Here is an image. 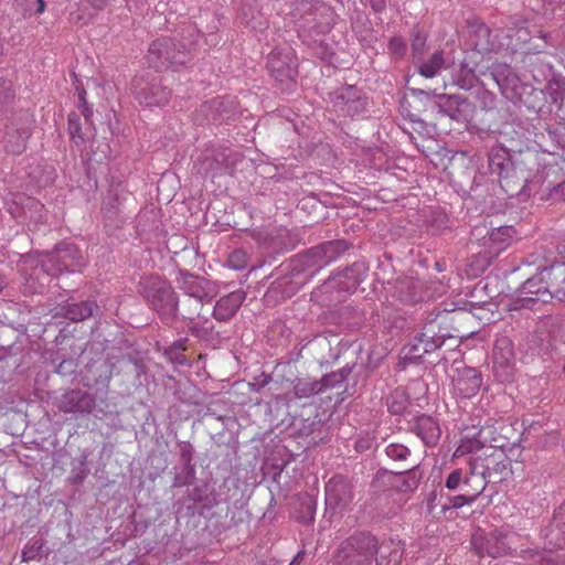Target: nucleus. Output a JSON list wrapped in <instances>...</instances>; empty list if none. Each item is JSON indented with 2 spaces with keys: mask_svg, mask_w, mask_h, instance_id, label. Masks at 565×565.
<instances>
[{
  "mask_svg": "<svg viewBox=\"0 0 565 565\" xmlns=\"http://www.w3.org/2000/svg\"><path fill=\"white\" fill-rule=\"evenodd\" d=\"M98 307L96 302L86 300L81 302H72L65 306V317L72 321H82L93 316Z\"/></svg>",
  "mask_w": 565,
  "mask_h": 565,
  "instance_id": "72a5a7b5",
  "label": "nucleus"
},
{
  "mask_svg": "<svg viewBox=\"0 0 565 565\" xmlns=\"http://www.w3.org/2000/svg\"><path fill=\"white\" fill-rule=\"evenodd\" d=\"M193 43L179 40L177 36H162L154 40L147 53V63L157 71L178 68L191 60Z\"/></svg>",
  "mask_w": 565,
  "mask_h": 565,
  "instance_id": "20e7f679",
  "label": "nucleus"
},
{
  "mask_svg": "<svg viewBox=\"0 0 565 565\" xmlns=\"http://www.w3.org/2000/svg\"><path fill=\"white\" fill-rule=\"evenodd\" d=\"M182 319L188 320L186 328L195 338L203 341H209L214 338V327L207 319L203 322L195 321V316Z\"/></svg>",
  "mask_w": 565,
  "mask_h": 565,
  "instance_id": "ea45409f",
  "label": "nucleus"
},
{
  "mask_svg": "<svg viewBox=\"0 0 565 565\" xmlns=\"http://www.w3.org/2000/svg\"><path fill=\"white\" fill-rule=\"evenodd\" d=\"M344 550L354 552L372 563L377 551V539L369 532H358L341 543Z\"/></svg>",
  "mask_w": 565,
  "mask_h": 565,
  "instance_id": "4be33fe9",
  "label": "nucleus"
},
{
  "mask_svg": "<svg viewBox=\"0 0 565 565\" xmlns=\"http://www.w3.org/2000/svg\"><path fill=\"white\" fill-rule=\"evenodd\" d=\"M14 2L24 15L41 14L45 10L44 0H14Z\"/></svg>",
  "mask_w": 565,
  "mask_h": 565,
  "instance_id": "603ef678",
  "label": "nucleus"
},
{
  "mask_svg": "<svg viewBox=\"0 0 565 565\" xmlns=\"http://www.w3.org/2000/svg\"><path fill=\"white\" fill-rule=\"evenodd\" d=\"M451 320V312L447 310L428 312L424 319L422 335L428 339L439 338L444 344L447 338L452 337L448 328Z\"/></svg>",
  "mask_w": 565,
  "mask_h": 565,
  "instance_id": "aec40b11",
  "label": "nucleus"
},
{
  "mask_svg": "<svg viewBox=\"0 0 565 565\" xmlns=\"http://www.w3.org/2000/svg\"><path fill=\"white\" fill-rule=\"evenodd\" d=\"M111 364L104 362L99 365L88 364L85 374V381L87 386L92 385H107L111 379Z\"/></svg>",
  "mask_w": 565,
  "mask_h": 565,
  "instance_id": "473e14b6",
  "label": "nucleus"
},
{
  "mask_svg": "<svg viewBox=\"0 0 565 565\" xmlns=\"http://www.w3.org/2000/svg\"><path fill=\"white\" fill-rule=\"evenodd\" d=\"M408 398L403 392H394L387 398V409L392 415H402L408 407Z\"/></svg>",
  "mask_w": 565,
  "mask_h": 565,
  "instance_id": "c03bdc74",
  "label": "nucleus"
},
{
  "mask_svg": "<svg viewBox=\"0 0 565 565\" xmlns=\"http://www.w3.org/2000/svg\"><path fill=\"white\" fill-rule=\"evenodd\" d=\"M404 553L401 541L394 539L377 541L375 565H398Z\"/></svg>",
  "mask_w": 565,
  "mask_h": 565,
  "instance_id": "cd10ccee",
  "label": "nucleus"
},
{
  "mask_svg": "<svg viewBox=\"0 0 565 565\" xmlns=\"http://www.w3.org/2000/svg\"><path fill=\"white\" fill-rule=\"evenodd\" d=\"M188 499L194 503H199L202 508L210 509L215 504V500L209 493V487L198 486L188 491Z\"/></svg>",
  "mask_w": 565,
  "mask_h": 565,
  "instance_id": "79ce46f5",
  "label": "nucleus"
},
{
  "mask_svg": "<svg viewBox=\"0 0 565 565\" xmlns=\"http://www.w3.org/2000/svg\"><path fill=\"white\" fill-rule=\"evenodd\" d=\"M414 338L417 339V341H419L420 343H423V349H425L428 353H431L443 347V341L439 340V338L428 339L422 335V331Z\"/></svg>",
  "mask_w": 565,
  "mask_h": 565,
  "instance_id": "774afa93",
  "label": "nucleus"
},
{
  "mask_svg": "<svg viewBox=\"0 0 565 565\" xmlns=\"http://www.w3.org/2000/svg\"><path fill=\"white\" fill-rule=\"evenodd\" d=\"M42 266L49 275L57 276L64 271L78 270L83 266V257L75 245L62 243L47 256Z\"/></svg>",
  "mask_w": 565,
  "mask_h": 565,
  "instance_id": "1a4fd4ad",
  "label": "nucleus"
},
{
  "mask_svg": "<svg viewBox=\"0 0 565 565\" xmlns=\"http://www.w3.org/2000/svg\"><path fill=\"white\" fill-rule=\"evenodd\" d=\"M491 78L497 83L502 94L513 89L516 83V75L513 70L505 63H493L489 68Z\"/></svg>",
  "mask_w": 565,
  "mask_h": 565,
  "instance_id": "c756f323",
  "label": "nucleus"
},
{
  "mask_svg": "<svg viewBox=\"0 0 565 565\" xmlns=\"http://www.w3.org/2000/svg\"><path fill=\"white\" fill-rule=\"evenodd\" d=\"M89 470L86 466V457L81 458L73 463L71 479L73 483H81L87 477Z\"/></svg>",
  "mask_w": 565,
  "mask_h": 565,
  "instance_id": "13d9d810",
  "label": "nucleus"
},
{
  "mask_svg": "<svg viewBox=\"0 0 565 565\" xmlns=\"http://www.w3.org/2000/svg\"><path fill=\"white\" fill-rule=\"evenodd\" d=\"M267 67L270 75L276 81L284 84L287 89L292 88L298 72L288 53H270L267 61Z\"/></svg>",
  "mask_w": 565,
  "mask_h": 565,
  "instance_id": "6ab92c4d",
  "label": "nucleus"
},
{
  "mask_svg": "<svg viewBox=\"0 0 565 565\" xmlns=\"http://www.w3.org/2000/svg\"><path fill=\"white\" fill-rule=\"evenodd\" d=\"M33 119L28 111L20 110L6 118L3 142L7 152L20 154L31 137Z\"/></svg>",
  "mask_w": 565,
  "mask_h": 565,
  "instance_id": "0eeeda50",
  "label": "nucleus"
},
{
  "mask_svg": "<svg viewBox=\"0 0 565 565\" xmlns=\"http://www.w3.org/2000/svg\"><path fill=\"white\" fill-rule=\"evenodd\" d=\"M76 370L77 362L73 358L62 360L55 369L56 373H58L62 376L72 375L76 372Z\"/></svg>",
  "mask_w": 565,
  "mask_h": 565,
  "instance_id": "0e129e2a",
  "label": "nucleus"
},
{
  "mask_svg": "<svg viewBox=\"0 0 565 565\" xmlns=\"http://www.w3.org/2000/svg\"><path fill=\"white\" fill-rule=\"evenodd\" d=\"M227 265L235 270L245 269L248 265V255L244 249L233 250L227 258Z\"/></svg>",
  "mask_w": 565,
  "mask_h": 565,
  "instance_id": "864d4df0",
  "label": "nucleus"
},
{
  "mask_svg": "<svg viewBox=\"0 0 565 565\" xmlns=\"http://www.w3.org/2000/svg\"><path fill=\"white\" fill-rule=\"evenodd\" d=\"M521 536L508 525L494 529L489 534L477 532L472 536V545L480 556L492 558L503 557L516 551Z\"/></svg>",
  "mask_w": 565,
  "mask_h": 565,
  "instance_id": "39448f33",
  "label": "nucleus"
},
{
  "mask_svg": "<svg viewBox=\"0 0 565 565\" xmlns=\"http://www.w3.org/2000/svg\"><path fill=\"white\" fill-rule=\"evenodd\" d=\"M461 76L456 81V84L462 89H470L473 85L476 76L470 68L461 67Z\"/></svg>",
  "mask_w": 565,
  "mask_h": 565,
  "instance_id": "338daca9",
  "label": "nucleus"
},
{
  "mask_svg": "<svg viewBox=\"0 0 565 565\" xmlns=\"http://www.w3.org/2000/svg\"><path fill=\"white\" fill-rule=\"evenodd\" d=\"M544 286L543 280H541V274L537 273L532 277L527 278L514 292L512 297L509 308L510 310H521V309H532L536 310L541 305H545L541 300H536L539 296H536V290L542 289Z\"/></svg>",
  "mask_w": 565,
  "mask_h": 565,
  "instance_id": "2eb2a0df",
  "label": "nucleus"
},
{
  "mask_svg": "<svg viewBox=\"0 0 565 565\" xmlns=\"http://www.w3.org/2000/svg\"><path fill=\"white\" fill-rule=\"evenodd\" d=\"M194 478H195V469L184 467L183 471L181 473L175 475L172 484L175 488L185 487V486L191 484L193 482Z\"/></svg>",
  "mask_w": 565,
  "mask_h": 565,
  "instance_id": "052dcab7",
  "label": "nucleus"
},
{
  "mask_svg": "<svg viewBox=\"0 0 565 565\" xmlns=\"http://www.w3.org/2000/svg\"><path fill=\"white\" fill-rule=\"evenodd\" d=\"M482 384L481 374L473 367H466L454 380L455 392L462 398L475 396Z\"/></svg>",
  "mask_w": 565,
  "mask_h": 565,
  "instance_id": "a878e982",
  "label": "nucleus"
},
{
  "mask_svg": "<svg viewBox=\"0 0 565 565\" xmlns=\"http://www.w3.org/2000/svg\"><path fill=\"white\" fill-rule=\"evenodd\" d=\"M188 338H182L172 342L164 349L163 354L172 362L177 364H185L186 359L183 352L186 350Z\"/></svg>",
  "mask_w": 565,
  "mask_h": 565,
  "instance_id": "a19ab883",
  "label": "nucleus"
},
{
  "mask_svg": "<svg viewBox=\"0 0 565 565\" xmlns=\"http://www.w3.org/2000/svg\"><path fill=\"white\" fill-rule=\"evenodd\" d=\"M321 393V384L318 380L296 379L294 382V395L296 398H309Z\"/></svg>",
  "mask_w": 565,
  "mask_h": 565,
  "instance_id": "58836bf2",
  "label": "nucleus"
},
{
  "mask_svg": "<svg viewBox=\"0 0 565 565\" xmlns=\"http://www.w3.org/2000/svg\"><path fill=\"white\" fill-rule=\"evenodd\" d=\"M43 546L44 543L42 540H33L30 543H28L22 550V561L30 562L35 559L38 556H40Z\"/></svg>",
  "mask_w": 565,
  "mask_h": 565,
  "instance_id": "6e6d98bb",
  "label": "nucleus"
},
{
  "mask_svg": "<svg viewBox=\"0 0 565 565\" xmlns=\"http://www.w3.org/2000/svg\"><path fill=\"white\" fill-rule=\"evenodd\" d=\"M467 480V471L462 468L452 470L446 478L445 486L451 491H465Z\"/></svg>",
  "mask_w": 565,
  "mask_h": 565,
  "instance_id": "49530a36",
  "label": "nucleus"
},
{
  "mask_svg": "<svg viewBox=\"0 0 565 565\" xmlns=\"http://www.w3.org/2000/svg\"><path fill=\"white\" fill-rule=\"evenodd\" d=\"M177 281L178 288L185 296L193 299V301H190L193 308H186V305H184L183 311H181V318L198 316L203 303L210 302L217 295L216 287L213 282L188 271H181Z\"/></svg>",
  "mask_w": 565,
  "mask_h": 565,
  "instance_id": "423d86ee",
  "label": "nucleus"
},
{
  "mask_svg": "<svg viewBox=\"0 0 565 565\" xmlns=\"http://www.w3.org/2000/svg\"><path fill=\"white\" fill-rule=\"evenodd\" d=\"M409 92L416 97L425 96L430 98L434 96L438 113L457 121L468 120L475 111L473 105L462 95L436 94L434 90L426 92L420 88H409Z\"/></svg>",
  "mask_w": 565,
  "mask_h": 565,
  "instance_id": "6e6552de",
  "label": "nucleus"
},
{
  "mask_svg": "<svg viewBox=\"0 0 565 565\" xmlns=\"http://www.w3.org/2000/svg\"><path fill=\"white\" fill-rule=\"evenodd\" d=\"M347 249L348 243L344 241H328L295 256L289 268L299 276L306 277L307 284L318 271L335 260Z\"/></svg>",
  "mask_w": 565,
  "mask_h": 565,
  "instance_id": "7ed1b4c3",
  "label": "nucleus"
},
{
  "mask_svg": "<svg viewBox=\"0 0 565 565\" xmlns=\"http://www.w3.org/2000/svg\"><path fill=\"white\" fill-rule=\"evenodd\" d=\"M409 430L419 437L426 447L436 446L441 435L437 419L426 414L414 417L409 422Z\"/></svg>",
  "mask_w": 565,
  "mask_h": 565,
  "instance_id": "412c9836",
  "label": "nucleus"
},
{
  "mask_svg": "<svg viewBox=\"0 0 565 565\" xmlns=\"http://www.w3.org/2000/svg\"><path fill=\"white\" fill-rule=\"evenodd\" d=\"M479 440L480 437L478 433L472 438L462 439L456 450V455L463 456L468 454H475L481 450L482 448H486V444H480Z\"/></svg>",
  "mask_w": 565,
  "mask_h": 565,
  "instance_id": "8fccbe9b",
  "label": "nucleus"
},
{
  "mask_svg": "<svg viewBox=\"0 0 565 565\" xmlns=\"http://www.w3.org/2000/svg\"><path fill=\"white\" fill-rule=\"evenodd\" d=\"M514 233L512 226L492 228L488 236L483 237V245L488 247L489 254L497 256L510 245Z\"/></svg>",
  "mask_w": 565,
  "mask_h": 565,
  "instance_id": "c85d7f7f",
  "label": "nucleus"
},
{
  "mask_svg": "<svg viewBox=\"0 0 565 565\" xmlns=\"http://www.w3.org/2000/svg\"><path fill=\"white\" fill-rule=\"evenodd\" d=\"M426 44V36L423 35L419 31L412 32V55L413 62H416L422 57L423 51Z\"/></svg>",
  "mask_w": 565,
  "mask_h": 565,
  "instance_id": "bf43d9fd",
  "label": "nucleus"
},
{
  "mask_svg": "<svg viewBox=\"0 0 565 565\" xmlns=\"http://www.w3.org/2000/svg\"><path fill=\"white\" fill-rule=\"evenodd\" d=\"M369 561H364L362 556L354 552L344 550L340 544L335 556V565H371Z\"/></svg>",
  "mask_w": 565,
  "mask_h": 565,
  "instance_id": "a18cd8bd",
  "label": "nucleus"
},
{
  "mask_svg": "<svg viewBox=\"0 0 565 565\" xmlns=\"http://www.w3.org/2000/svg\"><path fill=\"white\" fill-rule=\"evenodd\" d=\"M353 501L350 481L343 476L332 477L326 484V505L333 511L345 510Z\"/></svg>",
  "mask_w": 565,
  "mask_h": 565,
  "instance_id": "4468645a",
  "label": "nucleus"
},
{
  "mask_svg": "<svg viewBox=\"0 0 565 565\" xmlns=\"http://www.w3.org/2000/svg\"><path fill=\"white\" fill-rule=\"evenodd\" d=\"M413 63L416 65L417 72L420 76L425 78H434L445 66L444 52L436 51L427 60H423L420 57Z\"/></svg>",
  "mask_w": 565,
  "mask_h": 565,
  "instance_id": "2f4dec72",
  "label": "nucleus"
},
{
  "mask_svg": "<svg viewBox=\"0 0 565 565\" xmlns=\"http://www.w3.org/2000/svg\"><path fill=\"white\" fill-rule=\"evenodd\" d=\"M68 132L74 143L77 146L84 143L85 135L82 132L81 117L76 113L68 115Z\"/></svg>",
  "mask_w": 565,
  "mask_h": 565,
  "instance_id": "09e8293b",
  "label": "nucleus"
},
{
  "mask_svg": "<svg viewBox=\"0 0 565 565\" xmlns=\"http://www.w3.org/2000/svg\"><path fill=\"white\" fill-rule=\"evenodd\" d=\"M306 285V277L289 268V273L275 279L265 295L268 301H284L295 296Z\"/></svg>",
  "mask_w": 565,
  "mask_h": 565,
  "instance_id": "dca6fc26",
  "label": "nucleus"
},
{
  "mask_svg": "<svg viewBox=\"0 0 565 565\" xmlns=\"http://www.w3.org/2000/svg\"><path fill=\"white\" fill-rule=\"evenodd\" d=\"M489 479H484L482 477H476L467 473L466 480V489L465 491L471 494V498L476 501V499L484 491Z\"/></svg>",
  "mask_w": 565,
  "mask_h": 565,
  "instance_id": "de8ad7c7",
  "label": "nucleus"
},
{
  "mask_svg": "<svg viewBox=\"0 0 565 565\" xmlns=\"http://www.w3.org/2000/svg\"><path fill=\"white\" fill-rule=\"evenodd\" d=\"M235 114L236 103L234 98L217 96L201 104L195 113V121L216 124L231 119Z\"/></svg>",
  "mask_w": 565,
  "mask_h": 565,
  "instance_id": "f8f14e48",
  "label": "nucleus"
},
{
  "mask_svg": "<svg viewBox=\"0 0 565 565\" xmlns=\"http://www.w3.org/2000/svg\"><path fill=\"white\" fill-rule=\"evenodd\" d=\"M120 204L119 202V192L118 186L111 188L107 194V198L105 199L103 203V210L113 213L114 210L118 207Z\"/></svg>",
  "mask_w": 565,
  "mask_h": 565,
  "instance_id": "69168bd1",
  "label": "nucleus"
},
{
  "mask_svg": "<svg viewBox=\"0 0 565 565\" xmlns=\"http://www.w3.org/2000/svg\"><path fill=\"white\" fill-rule=\"evenodd\" d=\"M423 343L414 338L407 345L403 348L404 358L412 362L422 360V358L428 353L425 349H423Z\"/></svg>",
  "mask_w": 565,
  "mask_h": 565,
  "instance_id": "3c124183",
  "label": "nucleus"
},
{
  "mask_svg": "<svg viewBox=\"0 0 565 565\" xmlns=\"http://www.w3.org/2000/svg\"><path fill=\"white\" fill-rule=\"evenodd\" d=\"M136 98L146 107H162L171 97V89L162 84L161 77L154 76L141 85V79L134 81Z\"/></svg>",
  "mask_w": 565,
  "mask_h": 565,
  "instance_id": "ddd939ff",
  "label": "nucleus"
},
{
  "mask_svg": "<svg viewBox=\"0 0 565 565\" xmlns=\"http://www.w3.org/2000/svg\"><path fill=\"white\" fill-rule=\"evenodd\" d=\"M489 164L492 172H497L500 177V180L509 185V170L512 166L511 161L503 159L499 154H491L489 158Z\"/></svg>",
  "mask_w": 565,
  "mask_h": 565,
  "instance_id": "37998d69",
  "label": "nucleus"
},
{
  "mask_svg": "<svg viewBox=\"0 0 565 565\" xmlns=\"http://www.w3.org/2000/svg\"><path fill=\"white\" fill-rule=\"evenodd\" d=\"M422 477L418 468L413 467L397 476L395 488L401 492H413L418 488Z\"/></svg>",
  "mask_w": 565,
  "mask_h": 565,
  "instance_id": "e433bc0d",
  "label": "nucleus"
},
{
  "mask_svg": "<svg viewBox=\"0 0 565 565\" xmlns=\"http://www.w3.org/2000/svg\"><path fill=\"white\" fill-rule=\"evenodd\" d=\"M367 271L369 266L365 262H355L329 277L312 291L311 297L322 306L341 302L348 294L353 292L365 279Z\"/></svg>",
  "mask_w": 565,
  "mask_h": 565,
  "instance_id": "f03ea898",
  "label": "nucleus"
},
{
  "mask_svg": "<svg viewBox=\"0 0 565 565\" xmlns=\"http://www.w3.org/2000/svg\"><path fill=\"white\" fill-rule=\"evenodd\" d=\"M385 454L393 460L404 461L411 456V450L402 444L393 443L385 447Z\"/></svg>",
  "mask_w": 565,
  "mask_h": 565,
  "instance_id": "5fc2aeb1",
  "label": "nucleus"
},
{
  "mask_svg": "<svg viewBox=\"0 0 565 565\" xmlns=\"http://www.w3.org/2000/svg\"><path fill=\"white\" fill-rule=\"evenodd\" d=\"M546 547L565 550V503L554 513L553 520L544 531Z\"/></svg>",
  "mask_w": 565,
  "mask_h": 565,
  "instance_id": "393cba45",
  "label": "nucleus"
},
{
  "mask_svg": "<svg viewBox=\"0 0 565 565\" xmlns=\"http://www.w3.org/2000/svg\"><path fill=\"white\" fill-rule=\"evenodd\" d=\"M352 365H344L338 371L326 374L320 380H318L321 384V393L327 390L338 388L340 387L348 379V376L352 373Z\"/></svg>",
  "mask_w": 565,
  "mask_h": 565,
  "instance_id": "4c0bfd02",
  "label": "nucleus"
},
{
  "mask_svg": "<svg viewBox=\"0 0 565 565\" xmlns=\"http://www.w3.org/2000/svg\"><path fill=\"white\" fill-rule=\"evenodd\" d=\"M470 28L473 49L480 54L498 52L503 46L500 29H491L480 21L473 22Z\"/></svg>",
  "mask_w": 565,
  "mask_h": 565,
  "instance_id": "f3484780",
  "label": "nucleus"
},
{
  "mask_svg": "<svg viewBox=\"0 0 565 565\" xmlns=\"http://www.w3.org/2000/svg\"><path fill=\"white\" fill-rule=\"evenodd\" d=\"M558 167L556 164H550L545 177L539 178L537 180L527 181L524 180L520 193L530 195H539V200H553V201H565V180L557 184L553 180H550L551 174H556Z\"/></svg>",
  "mask_w": 565,
  "mask_h": 565,
  "instance_id": "9d476101",
  "label": "nucleus"
},
{
  "mask_svg": "<svg viewBox=\"0 0 565 565\" xmlns=\"http://www.w3.org/2000/svg\"><path fill=\"white\" fill-rule=\"evenodd\" d=\"M245 298L246 294L241 289L221 297L213 308V318L222 322L231 320L238 311Z\"/></svg>",
  "mask_w": 565,
  "mask_h": 565,
  "instance_id": "b1692460",
  "label": "nucleus"
},
{
  "mask_svg": "<svg viewBox=\"0 0 565 565\" xmlns=\"http://www.w3.org/2000/svg\"><path fill=\"white\" fill-rule=\"evenodd\" d=\"M447 500H448V503L444 504V507H443L444 510H447L450 508L458 509L466 504H470V503L475 502V500L471 498V494H469L466 491H459L458 494L448 497Z\"/></svg>",
  "mask_w": 565,
  "mask_h": 565,
  "instance_id": "4d7b16f0",
  "label": "nucleus"
},
{
  "mask_svg": "<svg viewBox=\"0 0 565 565\" xmlns=\"http://www.w3.org/2000/svg\"><path fill=\"white\" fill-rule=\"evenodd\" d=\"M333 107L344 115L354 117L365 111L366 99L355 86L338 89L332 97Z\"/></svg>",
  "mask_w": 565,
  "mask_h": 565,
  "instance_id": "a211bd4d",
  "label": "nucleus"
},
{
  "mask_svg": "<svg viewBox=\"0 0 565 565\" xmlns=\"http://www.w3.org/2000/svg\"><path fill=\"white\" fill-rule=\"evenodd\" d=\"M497 460L492 455L487 456L486 458L481 456L472 457L468 461V467L465 469L467 473L476 477H482L484 479H489L491 477V465H497Z\"/></svg>",
  "mask_w": 565,
  "mask_h": 565,
  "instance_id": "f704fd0d",
  "label": "nucleus"
},
{
  "mask_svg": "<svg viewBox=\"0 0 565 565\" xmlns=\"http://www.w3.org/2000/svg\"><path fill=\"white\" fill-rule=\"evenodd\" d=\"M137 290L166 326H171L179 316L181 317L179 297L164 278L156 275L145 276L139 280Z\"/></svg>",
  "mask_w": 565,
  "mask_h": 565,
  "instance_id": "f257e3e1",
  "label": "nucleus"
},
{
  "mask_svg": "<svg viewBox=\"0 0 565 565\" xmlns=\"http://www.w3.org/2000/svg\"><path fill=\"white\" fill-rule=\"evenodd\" d=\"M242 22L254 30H263L267 28V20L260 11L253 4H244L241 10Z\"/></svg>",
  "mask_w": 565,
  "mask_h": 565,
  "instance_id": "c9c22d12",
  "label": "nucleus"
},
{
  "mask_svg": "<svg viewBox=\"0 0 565 565\" xmlns=\"http://www.w3.org/2000/svg\"><path fill=\"white\" fill-rule=\"evenodd\" d=\"M388 51L390 54L393 55L395 58H402L407 50L406 43L401 36H394L388 42Z\"/></svg>",
  "mask_w": 565,
  "mask_h": 565,
  "instance_id": "680f3d73",
  "label": "nucleus"
},
{
  "mask_svg": "<svg viewBox=\"0 0 565 565\" xmlns=\"http://www.w3.org/2000/svg\"><path fill=\"white\" fill-rule=\"evenodd\" d=\"M94 406L93 395L82 390H72L62 395L58 407L64 413H90Z\"/></svg>",
  "mask_w": 565,
  "mask_h": 565,
  "instance_id": "5701e85b",
  "label": "nucleus"
},
{
  "mask_svg": "<svg viewBox=\"0 0 565 565\" xmlns=\"http://www.w3.org/2000/svg\"><path fill=\"white\" fill-rule=\"evenodd\" d=\"M507 428L503 420H487L479 430L480 444H486L492 449H501L507 446V438L502 431Z\"/></svg>",
  "mask_w": 565,
  "mask_h": 565,
  "instance_id": "bb28decb",
  "label": "nucleus"
},
{
  "mask_svg": "<svg viewBox=\"0 0 565 565\" xmlns=\"http://www.w3.org/2000/svg\"><path fill=\"white\" fill-rule=\"evenodd\" d=\"M544 286L536 290V300L550 302L553 298L565 300V263L556 262L541 271Z\"/></svg>",
  "mask_w": 565,
  "mask_h": 565,
  "instance_id": "9b49d317",
  "label": "nucleus"
},
{
  "mask_svg": "<svg viewBox=\"0 0 565 565\" xmlns=\"http://www.w3.org/2000/svg\"><path fill=\"white\" fill-rule=\"evenodd\" d=\"M193 452L194 449L190 443L181 441L179 444V455L184 467L194 468V466L192 465Z\"/></svg>",
  "mask_w": 565,
  "mask_h": 565,
  "instance_id": "e2e57ef3",
  "label": "nucleus"
},
{
  "mask_svg": "<svg viewBox=\"0 0 565 565\" xmlns=\"http://www.w3.org/2000/svg\"><path fill=\"white\" fill-rule=\"evenodd\" d=\"M317 6L308 0H298L291 4L290 15L302 28H311L316 21Z\"/></svg>",
  "mask_w": 565,
  "mask_h": 565,
  "instance_id": "7c9ffc66",
  "label": "nucleus"
}]
</instances>
